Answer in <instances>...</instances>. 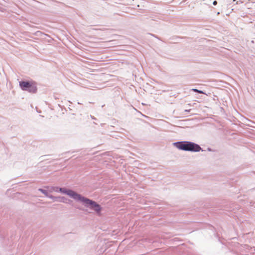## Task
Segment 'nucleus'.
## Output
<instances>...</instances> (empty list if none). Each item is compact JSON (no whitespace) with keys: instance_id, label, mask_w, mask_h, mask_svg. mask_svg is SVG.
I'll return each instance as SVG.
<instances>
[{"instance_id":"f257e3e1","label":"nucleus","mask_w":255,"mask_h":255,"mask_svg":"<svg viewBox=\"0 0 255 255\" xmlns=\"http://www.w3.org/2000/svg\"><path fill=\"white\" fill-rule=\"evenodd\" d=\"M59 191L67 194L76 200L81 201L84 204L85 206L89 207L91 209L94 210L98 215L100 216L101 215V212L102 208L96 202L82 197L80 194L71 190H67L65 188H60Z\"/></svg>"},{"instance_id":"f03ea898","label":"nucleus","mask_w":255,"mask_h":255,"mask_svg":"<svg viewBox=\"0 0 255 255\" xmlns=\"http://www.w3.org/2000/svg\"><path fill=\"white\" fill-rule=\"evenodd\" d=\"M174 144L177 148L185 151L197 152L201 149L199 145L189 141L177 142Z\"/></svg>"},{"instance_id":"7ed1b4c3","label":"nucleus","mask_w":255,"mask_h":255,"mask_svg":"<svg viewBox=\"0 0 255 255\" xmlns=\"http://www.w3.org/2000/svg\"><path fill=\"white\" fill-rule=\"evenodd\" d=\"M19 85L22 90L28 91L29 92L34 93L37 91L36 84L32 82H20Z\"/></svg>"},{"instance_id":"20e7f679","label":"nucleus","mask_w":255,"mask_h":255,"mask_svg":"<svg viewBox=\"0 0 255 255\" xmlns=\"http://www.w3.org/2000/svg\"><path fill=\"white\" fill-rule=\"evenodd\" d=\"M39 190L42 193H43L46 196H48L47 192L46 190L42 189H39Z\"/></svg>"},{"instance_id":"39448f33","label":"nucleus","mask_w":255,"mask_h":255,"mask_svg":"<svg viewBox=\"0 0 255 255\" xmlns=\"http://www.w3.org/2000/svg\"><path fill=\"white\" fill-rule=\"evenodd\" d=\"M192 91H194L195 92L199 93L204 94V93L202 91L196 89H193Z\"/></svg>"},{"instance_id":"423d86ee","label":"nucleus","mask_w":255,"mask_h":255,"mask_svg":"<svg viewBox=\"0 0 255 255\" xmlns=\"http://www.w3.org/2000/svg\"><path fill=\"white\" fill-rule=\"evenodd\" d=\"M217 1H214L213 2V4H214V5H216V4H217Z\"/></svg>"}]
</instances>
